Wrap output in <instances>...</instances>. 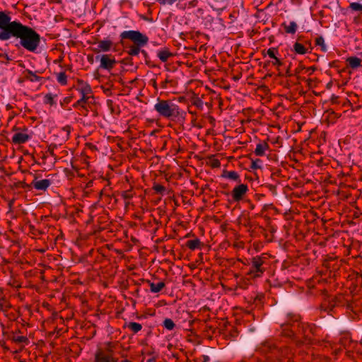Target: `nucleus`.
<instances>
[{
    "label": "nucleus",
    "instance_id": "nucleus-7",
    "mask_svg": "<svg viewBox=\"0 0 362 362\" xmlns=\"http://www.w3.org/2000/svg\"><path fill=\"white\" fill-rule=\"evenodd\" d=\"M116 63V60L114 57L109 54H103L100 57V67L110 70L113 68Z\"/></svg>",
    "mask_w": 362,
    "mask_h": 362
},
{
    "label": "nucleus",
    "instance_id": "nucleus-3",
    "mask_svg": "<svg viewBox=\"0 0 362 362\" xmlns=\"http://www.w3.org/2000/svg\"><path fill=\"white\" fill-rule=\"evenodd\" d=\"M154 110L160 117L168 119L177 117L182 112L179 106L170 100L158 99Z\"/></svg>",
    "mask_w": 362,
    "mask_h": 362
},
{
    "label": "nucleus",
    "instance_id": "nucleus-25",
    "mask_svg": "<svg viewBox=\"0 0 362 362\" xmlns=\"http://www.w3.org/2000/svg\"><path fill=\"white\" fill-rule=\"evenodd\" d=\"M165 328L168 330H172L175 327V323L171 319H165L163 322Z\"/></svg>",
    "mask_w": 362,
    "mask_h": 362
},
{
    "label": "nucleus",
    "instance_id": "nucleus-36",
    "mask_svg": "<svg viewBox=\"0 0 362 362\" xmlns=\"http://www.w3.org/2000/svg\"><path fill=\"white\" fill-rule=\"evenodd\" d=\"M124 197L126 199H129L130 198V195H129L127 192H125V194L124 195Z\"/></svg>",
    "mask_w": 362,
    "mask_h": 362
},
{
    "label": "nucleus",
    "instance_id": "nucleus-34",
    "mask_svg": "<svg viewBox=\"0 0 362 362\" xmlns=\"http://www.w3.org/2000/svg\"><path fill=\"white\" fill-rule=\"evenodd\" d=\"M274 59V61L273 62L274 65H276V66L281 65V61L277 57H275Z\"/></svg>",
    "mask_w": 362,
    "mask_h": 362
},
{
    "label": "nucleus",
    "instance_id": "nucleus-31",
    "mask_svg": "<svg viewBox=\"0 0 362 362\" xmlns=\"http://www.w3.org/2000/svg\"><path fill=\"white\" fill-rule=\"evenodd\" d=\"M276 51V49L275 48H269L267 50V54L270 58L274 59L276 57L275 54Z\"/></svg>",
    "mask_w": 362,
    "mask_h": 362
},
{
    "label": "nucleus",
    "instance_id": "nucleus-20",
    "mask_svg": "<svg viewBox=\"0 0 362 362\" xmlns=\"http://www.w3.org/2000/svg\"><path fill=\"white\" fill-rule=\"evenodd\" d=\"M201 242L199 239L189 240L187 243V246L190 250H195L200 246Z\"/></svg>",
    "mask_w": 362,
    "mask_h": 362
},
{
    "label": "nucleus",
    "instance_id": "nucleus-15",
    "mask_svg": "<svg viewBox=\"0 0 362 362\" xmlns=\"http://www.w3.org/2000/svg\"><path fill=\"white\" fill-rule=\"evenodd\" d=\"M148 284L150 286V291L152 293H158L165 287V283L163 281L157 284L148 281Z\"/></svg>",
    "mask_w": 362,
    "mask_h": 362
},
{
    "label": "nucleus",
    "instance_id": "nucleus-2",
    "mask_svg": "<svg viewBox=\"0 0 362 362\" xmlns=\"http://www.w3.org/2000/svg\"><path fill=\"white\" fill-rule=\"evenodd\" d=\"M122 39H129L135 43V45L130 46L128 54L131 56H137L141 52L144 57L147 53L144 50H141L140 47L146 45L148 41V38L145 35L136 30H126L121 33Z\"/></svg>",
    "mask_w": 362,
    "mask_h": 362
},
{
    "label": "nucleus",
    "instance_id": "nucleus-16",
    "mask_svg": "<svg viewBox=\"0 0 362 362\" xmlns=\"http://www.w3.org/2000/svg\"><path fill=\"white\" fill-rule=\"evenodd\" d=\"M90 98L91 94L81 95V98L74 105V106H81L83 107L86 103H89V100Z\"/></svg>",
    "mask_w": 362,
    "mask_h": 362
},
{
    "label": "nucleus",
    "instance_id": "nucleus-29",
    "mask_svg": "<svg viewBox=\"0 0 362 362\" xmlns=\"http://www.w3.org/2000/svg\"><path fill=\"white\" fill-rule=\"evenodd\" d=\"M262 161L259 159H256L255 160H252L251 168L253 169H258L261 168L262 165Z\"/></svg>",
    "mask_w": 362,
    "mask_h": 362
},
{
    "label": "nucleus",
    "instance_id": "nucleus-32",
    "mask_svg": "<svg viewBox=\"0 0 362 362\" xmlns=\"http://www.w3.org/2000/svg\"><path fill=\"white\" fill-rule=\"evenodd\" d=\"M316 41H317V45H320V46H322V49L323 51H326L325 46L324 39L322 37H319V38L317 39Z\"/></svg>",
    "mask_w": 362,
    "mask_h": 362
},
{
    "label": "nucleus",
    "instance_id": "nucleus-23",
    "mask_svg": "<svg viewBox=\"0 0 362 362\" xmlns=\"http://www.w3.org/2000/svg\"><path fill=\"white\" fill-rule=\"evenodd\" d=\"M12 341L16 343H25L28 341V339L24 336L13 335L12 337Z\"/></svg>",
    "mask_w": 362,
    "mask_h": 362
},
{
    "label": "nucleus",
    "instance_id": "nucleus-5",
    "mask_svg": "<svg viewBox=\"0 0 362 362\" xmlns=\"http://www.w3.org/2000/svg\"><path fill=\"white\" fill-rule=\"evenodd\" d=\"M264 263V259L260 257H255L252 258V266L248 274L253 278L259 277L264 273L262 265Z\"/></svg>",
    "mask_w": 362,
    "mask_h": 362
},
{
    "label": "nucleus",
    "instance_id": "nucleus-22",
    "mask_svg": "<svg viewBox=\"0 0 362 362\" xmlns=\"http://www.w3.org/2000/svg\"><path fill=\"white\" fill-rule=\"evenodd\" d=\"M128 328L134 333H136L141 329L142 326L138 322H130L128 325Z\"/></svg>",
    "mask_w": 362,
    "mask_h": 362
},
{
    "label": "nucleus",
    "instance_id": "nucleus-37",
    "mask_svg": "<svg viewBox=\"0 0 362 362\" xmlns=\"http://www.w3.org/2000/svg\"><path fill=\"white\" fill-rule=\"evenodd\" d=\"M122 362H130V361H128V360H124V361H122Z\"/></svg>",
    "mask_w": 362,
    "mask_h": 362
},
{
    "label": "nucleus",
    "instance_id": "nucleus-24",
    "mask_svg": "<svg viewBox=\"0 0 362 362\" xmlns=\"http://www.w3.org/2000/svg\"><path fill=\"white\" fill-rule=\"evenodd\" d=\"M57 81L59 83L62 84V85L66 84L67 76L65 74V73L61 72V73L58 74V75H57Z\"/></svg>",
    "mask_w": 362,
    "mask_h": 362
},
{
    "label": "nucleus",
    "instance_id": "nucleus-28",
    "mask_svg": "<svg viewBox=\"0 0 362 362\" xmlns=\"http://www.w3.org/2000/svg\"><path fill=\"white\" fill-rule=\"evenodd\" d=\"M350 8L353 11H362V4L358 2H353L350 4Z\"/></svg>",
    "mask_w": 362,
    "mask_h": 362
},
{
    "label": "nucleus",
    "instance_id": "nucleus-4",
    "mask_svg": "<svg viewBox=\"0 0 362 362\" xmlns=\"http://www.w3.org/2000/svg\"><path fill=\"white\" fill-rule=\"evenodd\" d=\"M11 18L5 12L0 11V40H8L12 37L13 30L19 25V21H11Z\"/></svg>",
    "mask_w": 362,
    "mask_h": 362
},
{
    "label": "nucleus",
    "instance_id": "nucleus-21",
    "mask_svg": "<svg viewBox=\"0 0 362 362\" xmlns=\"http://www.w3.org/2000/svg\"><path fill=\"white\" fill-rule=\"evenodd\" d=\"M25 78L32 82H37L40 80V77L31 71H26Z\"/></svg>",
    "mask_w": 362,
    "mask_h": 362
},
{
    "label": "nucleus",
    "instance_id": "nucleus-12",
    "mask_svg": "<svg viewBox=\"0 0 362 362\" xmlns=\"http://www.w3.org/2000/svg\"><path fill=\"white\" fill-rule=\"evenodd\" d=\"M76 89L81 95L91 94L90 85L83 81H78Z\"/></svg>",
    "mask_w": 362,
    "mask_h": 362
},
{
    "label": "nucleus",
    "instance_id": "nucleus-13",
    "mask_svg": "<svg viewBox=\"0 0 362 362\" xmlns=\"http://www.w3.org/2000/svg\"><path fill=\"white\" fill-rule=\"evenodd\" d=\"M268 149L269 145L266 142L259 143L256 146L255 153L257 156H262Z\"/></svg>",
    "mask_w": 362,
    "mask_h": 362
},
{
    "label": "nucleus",
    "instance_id": "nucleus-14",
    "mask_svg": "<svg viewBox=\"0 0 362 362\" xmlns=\"http://www.w3.org/2000/svg\"><path fill=\"white\" fill-rule=\"evenodd\" d=\"M172 53L168 49L158 50L157 52V57L163 62H165L168 59L172 57Z\"/></svg>",
    "mask_w": 362,
    "mask_h": 362
},
{
    "label": "nucleus",
    "instance_id": "nucleus-30",
    "mask_svg": "<svg viewBox=\"0 0 362 362\" xmlns=\"http://www.w3.org/2000/svg\"><path fill=\"white\" fill-rule=\"evenodd\" d=\"M153 189L157 193H159V194H163L165 191V187H163V185H158V184H156L153 186Z\"/></svg>",
    "mask_w": 362,
    "mask_h": 362
},
{
    "label": "nucleus",
    "instance_id": "nucleus-9",
    "mask_svg": "<svg viewBox=\"0 0 362 362\" xmlns=\"http://www.w3.org/2000/svg\"><path fill=\"white\" fill-rule=\"evenodd\" d=\"M31 185L33 187L37 190H46L50 185H51V181L47 179L44 180H34Z\"/></svg>",
    "mask_w": 362,
    "mask_h": 362
},
{
    "label": "nucleus",
    "instance_id": "nucleus-8",
    "mask_svg": "<svg viewBox=\"0 0 362 362\" xmlns=\"http://www.w3.org/2000/svg\"><path fill=\"white\" fill-rule=\"evenodd\" d=\"M30 139V136L26 130L18 132L13 135L12 141L15 144H21L28 141Z\"/></svg>",
    "mask_w": 362,
    "mask_h": 362
},
{
    "label": "nucleus",
    "instance_id": "nucleus-26",
    "mask_svg": "<svg viewBox=\"0 0 362 362\" xmlns=\"http://www.w3.org/2000/svg\"><path fill=\"white\" fill-rule=\"evenodd\" d=\"M225 177L230 180H237L239 178V175L235 171H228L226 172Z\"/></svg>",
    "mask_w": 362,
    "mask_h": 362
},
{
    "label": "nucleus",
    "instance_id": "nucleus-27",
    "mask_svg": "<svg viewBox=\"0 0 362 362\" xmlns=\"http://www.w3.org/2000/svg\"><path fill=\"white\" fill-rule=\"evenodd\" d=\"M45 103L46 104H49L50 105H52L55 103L54 102V96L52 95V94H47L45 96V100H44Z\"/></svg>",
    "mask_w": 362,
    "mask_h": 362
},
{
    "label": "nucleus",
    "instance_id": "nucleus-19",
    "mask_svg": "<svg viewBox=\"0 0 362 362\" xmlns=\"http://www.w3.org/2000/svg\"><path fill=\"white\" fill-rule=\"evenodd\" d=\"M349 66L352 69H356L361 66V60L358 57H351L347 59Z\"/></svg>",
    "mask_w": 362,
    "mask_h": 362
},
{
    "label": "nucleus",
    "instance_id": "nucleus-1",
    "mask_svg": "<svg viewBox=\"0 0 362 362\" xmlns=\"http://www.w3.org/2000/svg\"><path fill=\"white\" fill-rule=\"evenodd\" d=\"M13 31L12 37L19 40L16 47L21 46L28 52H37L41 37L35 30L20 23Z\"/></svg>",
    "mask_w": 362,
    "mask_h": 362
},
{
    "label": "nucleus",
    "instance_id": "nucleus-17",
    "mask_svg": "<svg viewBox=\"0 0 362 362\" xmlns=\"http://www.w3.org/2000/svg\"><path fill=\"white\" fill-rule=\"evenodd\" d=\"M284 27L285 31L287 33H290V34H294L296 32L297 28H298V25H297L296 23L294 21L290 22L288 25H286L284 23Z\"/></svg>",
    "mask_w": 362,
    "mask_h": 362
},
{
    "label": "nucleus",
    "instance_id": "nucleus-10",
    "mask_svg": "<svg viewBox=\"0 0 362 362\" xmlns=\"http://www.w3.org/2000/svg\"><path fill=\"white\" fill-rule=\"evenodd\" d=\"M112 46V42L110 40H100L97 43V47L94 48V51L96 52H108L110 50Z\"/></svg>",
    "mask_w": 362,
    "mask_h": 362
},
{
    "label": "nucleus",
    "instance_id": "nucleus-6",
    "mask_svg": "<svg viewBox=\"0 0 362 362\" xmlns=\"http://www.w3.org/2000/svg\"><path fill=\"white\" fill-rule=\"evenodd\" d=\"M248 190L247 185L240 184L233 188L231 192V197L235 202H240L243 199Z\"/></svg>",
    "mask_w": 362,
    "mask_h": 362
},
{
    "label": "nucleus",
    "instance_id": "nucleus-11",
    "mask_svg": "<svg viewBox=\"0 0 362 362\" xmlns=\"http://www.w3.org/2000/svg\"><path fill=\"white\" fill-rule=\"evenodd\" d=\"M94 362H117V360L110 354L98 352L95 354Z\"/></svg>",
    "mask_w": 362,
    "mask_h": 362
},
{
    "label": "nucleus",
    "instance_id": "nucleus-18",
    "mask_svg": "<svg viewBox=\"0 0 362 362\" xmlns=\"http://www.w3.org/2000/svg\"><path fill=\"white\" fill-rule=\"evenodd\" d=\"M293 50L296 54H305L307 53L308 49L303 45L296 42L293 45Z\"/></svg>",
    "mask_w": 362,
    "mask_h": 362
},
{
    "label": "nucleus",
    "instance_id": "nucleus-35",
    "mask_svg": "<svg viewBox=\"0 0 362 362\" xmlns=\"http://www.w3.org/2000/svg\"><path fill=\"white\" fill-rule=\"evenodd\" d=\"M210 360L209 357L208 356H202V362H209Z\"/></svg>",
    "mask_w": 362,
    "mask_h": 362
},
{
    "label": "nucleus",
    "instance_id": "nucleus-33",
    "mask_svg": "<svg viewBox=\"0 0 362 362\" xmlns=\"http://www.w3.org/2000/svg\"><path fill=\"white\" fill-rule=\"evenodd\" d=\"M177 0H157V1L158 3H160V4H173Z\"/></svg>",
    "mask_w": 362,
    "mask_h": 362
}]
</instances>
